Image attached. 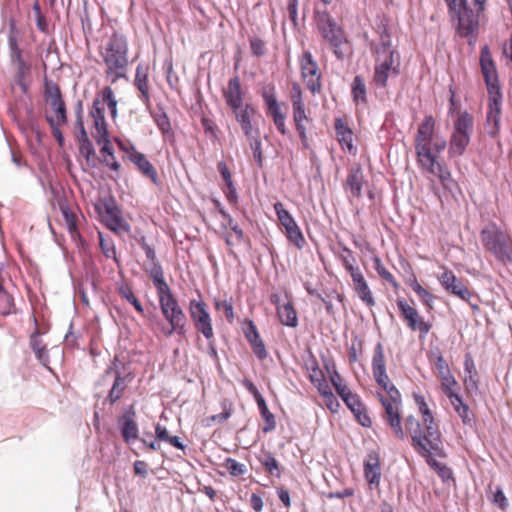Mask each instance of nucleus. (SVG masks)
<instances>
[{"label":"nucleus","instance_id":"nucleus-1","mask_svg":"<svg viewBox=\"0 0 512 512\" xmlns=\"http://www.w3.org/2000/svg\"><path fill=\"white\" fill-rule=\"evenodd\" d=\"M395 439L405 441L410 438L411 446L420 456L435 454L440 458L446 457L443 447L442 433L436 420L419 419L410 414L404 419L398 413V426L386 422Z\"/></svg>","mask_w":512,"mask_h":512},{"label":"nucleus","instance_id":"nucleus-2","mask_svg":"<svg viewBox=\"0 0 512 512\" xmlns=\"http://www.w3.org/2000/svg\"><path fill=\"white\" fill-rule=\"evenodd\" d=\"M434 126V118L427 115L418 127L415 138L418 161L424 169L439 178L445 192L460 190L450 172L437 160V154L446 148L447 142L442 137L434 136Z\"/></svg>","mask_w":512,"mask_h":512},{"label":"nucleus","instance_id":"nucleus-3","mask_svg":"<svg viewBox=\"0 0 512 512\" xmlns=\"http://www.w3.org/2000/svg\"><path fill=\"white\" fill-rule=\"evenodd\" d=\"M152 281L157 291L159 306L164 320L152 316L149 328L157 337L170 338L173 334H186L187 318L159 269L153 272Z\"/></svg>","mask_w":512,"mask_h":512},{"label":"nucleus","instance_id":"nucleus-4","mask_svg":"<svg viewBox=\"0 0 512 512\" xmlns=\"http://www.w3.org/2000/svg\"><path fill=\"white\" fill-rule=\"evenodd\" d=\"M480 66L488 91V112L486 118L487 132L491 137H495L500 130L503 96L499 84L498 73L487 45L481 49Z\"/></svg>","mask_w":512,"mask_h":512},{"label":"nucleus","instance_id":"nucleus-5","mask_svg":"<svg viewBox=\"0 0 512 512\" xmlns=\"http://www.w3.org/2000/svg\"><path fill=\"white\" fill-rule=\"evenodd\" d=\"M100 55L105 64V73L111 83L124 78L128 69V42L124 35L113 33L103 45Z\"/></svg>","mask_w":512,"mask_h":512},{"label":"nucleus","instance_id":"nucleus-6","mask_svg":"<svg viewBox=\"0 0 512 512\" xmlns=\"http://www.w3.org/2000/svg\"><path fill=\"white\" fill-rule=\"evenodd\" d=\"M480 241L497 261L512 263V236L508 231L491 222L480 231Z\"/></svg>","mask_w":512,"mask_h":512},{"label":"nucleus","instance_id":"nucleus-7","mask_svg":"<svg viewBox=\"0 0 512 512\" xmlns=\"http://www.w3.org/2000/svg\"><path fill=\"white\" fill-rule=\"evenodd\" d=\"M94 208L108 229L117 234L130 232L131 227L122 217V211L111 194L99 197L94 203Z\"/></svg>","mask_w":512,"mask_h":512},{"label":"nucleus","instance_id":"nucleus-8","mask_svg":"<svg viewBox=\"0 0 512 512\" xmlns=\"http://www.w3.org/2000/svg\"><path fill=\"white\" fill-rule=\"evenodd\" d=\"M377 398L384 410L382 414L384 422H391L392 425L398 426V413L401 412L402 398L391 380L379 387Z\"/></svg>","mask_w":512,"mask_h":512},{"label":"nucleus","instance_id":"nucleus-9","mask_svg":"<svg viewBox=\"0 0 512 512\" xmlns=\"http://www.w3.org/2000/svg\"><path fill=\"white\" fill-rule=\"evenodd\" d=\"M396 305L406 327L413 332H418L420 338H425L431 331L433 323L425 320L418 309L404 298H397Z\"/></svg>","mask_w":512,"mask_h":512},{"label":"nucleus","instance_id":"nucleus-10","mask_svg":"<svg viewBox=\"0 0 512 512\" xmlns=\"http://www.w3.org/2000/svg\"><path fill=\"white\" fill-rule=\"evenodd\" d=\"M188 311L196 331L201 333L208 342L213 340L214 329L212 317L201 296L199 299H191L189 301Z\"/></svg>","mask_w":512,"mask_h":512},{"label":"nucleus","instance_id":"nucleus-11","mask_svg":"<svg viewBox=\"0 0 512 512\" xmlns=\"http://www.w3.org/2000/svg\"><path fill=\"white\" fill-rule=\"evenodd\" d=\"M114 140L120 150L124 152L126 158L131 161L146 178L156 182L157 172L147 157L139 152L129 140L121 138H115Z\"/></svg>","mask_w":512,"mask_h":512},{"label":"nucleus","instance_id":"nucleus-12","mask_svg":"<svg viewBox=\"0 0 512 512\" xmlns=\"http://www.w3.org/2000/svg\"><path fill=\"white\" fill-rule=\"evenodd\" d=\"M432 372L440 382L442 392L452 387H458L459 383L452 374L450 366L440 350L432 351L428 355Z\"/></svg>","mask_w":512,"mask_h":512},{"label":"nucleus","instance_id":"nucleus-13","mask_svg":"<svg viewBox=\"0 0 512 512\" xmlns=\"http://www.w3.org/2000/svg\"><path fill=\"white\" fill-rule=\"evenodd\" d=\"M54 209L58 208L63 216L68 232L75 239L79 236L77 220L78 207L69 199L67 194H55L51 201Z\"/></svg>","mask_w":512,"mask_h":512},{"label":"nucleus","instance_id":"nucleus-14","mask_svg":"<svg viewBox=\"0 0 512 512\" xmlns=\"http://www.w3.org/2000/svg\"><path fill=\"white\" fill-rule=\"evenodd\" d=\"M375 64H386V67L400 68L399 53L391 45V37L384 29L380 34V42L373 48Z\"/></svg>","mask_w":512,"mask_h":512},{"label":"nucleus","instance_id":"nucleus-15","mask_svg":"<svg viewBox=\"0 0 512 512\" xmlns=\"http://www.w3.org/2000/svg\"><path fill=\"white\" fill-rule=\"evenodd\" d=\"M318 27L322 36L334 47V53L338 58H342L344 54L341 51V46L344 43V39L342 31L335 21L328 14H324L319 17Z\"/></svg>","mask_w":512,"mask_h":512},{"label":"nucleus","instance_id":"nucleus-16","mask_svg":"<svg viewBox=\"0 0 512 512\" xmlns=\"http://www.w3.org/2000/svg\"><path fill=\"white\" fill-rule=\"evenodd\" d=\"M300 69L307 88L316 93L321 88V75L318 65L310 52L305 51L300 58Z\"/></svg>","mask_w":512,"mask_h":512},{"label":"nucleus","instance_id":"nucleus-17","mask_svg":"<svg viewBox=\"0 0 512 512\" xmlns=\"http://www.w3.org/2000/svg\"><path fill=\"white\" fill-rule=\"evenodd\" d=\"M438 280L442 287L450 294L464 301L470 300L472 292L451 270L444 268L443 273L438 276Z\"/></svg>","mask_w":512,"mask_h":512},{"label":"nucleus","instance_id":"nucleus-18","mask_svg":"<svg viewBox=\"0 0 512 512\" xmlns=\"http://www.w3.org/2000/svg\"><path fill=\"white\" fill-rule=\"evenodd\" d=\"M341 399L361 426L365 428L372 426V419L369 416L368 409L359 395L350 391L345 394L344 397H341Z\"/></svg>","mask_w":512,"mask_h":512},{"label":"nucleus","instance_id":"nucleus-19","mask_svg":"<svg viewBox=\"0 0 512 512\" xmlns=\"http://www.w3.org/2000/svg\"><path fill=\"white\" fill-rule=\"evenodd\" d=\"M351 288L357 297L369 308L375 306L373 292L361 270L350 274Z\"/></svg>","mask_w":512,"mask_h":512},{"label":"nucleus","instance_id":"nucleus-20","mask_svg":"<svg viewBox=\"0 0 512 512\" xmlns=\"http://www.w3.org/2000/svg\"><path fill=\"white\" fill-rule=\"evenodd\" d=\"M11 49V62L16 69V82L25 93L27 91V84L25 82L26 76L30 72V65L24 61L21 55V51L17 46L15 40L10 39Z\"/></svg>","mask_w":512,"mask_h":512},{"label":"nucleus","instance_id":"nucleus-21","mask_svg":"<svg viewBox=\"0 0 512 512\" xmlns=\"http://www.w3.org/2000/svg\"><path fill=\"white\" fill-rule=\"evenodd\" d=\"M121 436L126 444L139 438V429L136 422V412L133 407L121 415L118 419Z\"/></svg>","mask_w":512,"mask_h":512},{"label":"nucleus","instance_id":"nucleus-22","mask_svg":"<svg viewBox=\"0 0 512 512\" xmlns=\"http://www.w3.org/2000/svg\"><path fill=\"white\" fill-rule=\"evenodd\" d=\"M372 373L378 387L390 381L386 371V361L382 343L378 342L373 350Z\"/></svg>","mask_w":512,"mask_h":512},{"label":"nucleus","instance_id":"nucleus-23","mask_svg":"<svg viewBox=\"0 0 512 512\" xmlns=\"http://www.w3.org/2000/svg\"><path fill=\"white\" fill-rule=\"evenodd\" d=\"M293 90L295 91L296 95H293V110H294V122L296 125V129L299 133V136L301 138V141L305 146H307V137H306V125L305 123H308V118L306 117L304 105L300 98V90L298 85L293 86Z\"/></svg>","mask_w":512,"mask_h":512},{"label":"nucleus","instance_id":"nucleus-24","mask_svg":"<svg viewBox=\"0 0 512 512\" xmlns=\"http://www.w3.org/2000/svg\"><path fill=\"white\" fill-rule=\"evenodd\" d=\"M364 476L370 486L378 487L381 479L380 456L377 452H370L364 460Z\"/></svg>","mask_w":512,"mask_h":512},{"label":"nucleus","instance_id":"nucleus-25","mask_svg":"<svg viewBox=\"0 0 512 512\" xmlns=\"http://www.w3.org/2000/svg\"><path fill=\"white\" fill-rule=\"evenodd\" d=\"M90 115L93 118L95 128L93 137L98 144H102L103 139L108 136V131L103 113V105L99 99H94Z\"/></svg>","mask_w":512,"mask_h":512},{"label":"nucleus","instance_id":"nucleus-26","mask_svg":"<svg viewBox=\"0 0 512 512\" xmlns=\"http://www.w3.org/2000/svg\"><path fill=\"white\" fill-rule=\"evenodd\" d=\"M334 126L337 140L341 145L342 149L347 150L350 154L355 155L357 153V149L353 145V131L340 118L335 119Z\"/></svg>","mask_w":512,"mask_h":512},{"label":"nucleus","instance_id":"nucleus-27","mask_svg":"<svg viewBox=\"0 0 512 512\" xmlns=\"http://www.w3.org/2000/svg\"><path fill=\"white\" fill-rule=\"evenodd\" d=\"M263 97L268 113L273 117L276 127L282 134H285V116L280 112V106L274 93L271 90H265Z\"/></svg>","mask_w":512,"mask_h":512},{"label":"nucleus","instance_id":"nucleus-28","mask_svg":"<svg viewBox=\"0 0 512 512\" xmlns=\"http://www.w3.org/2000/svg\"><path fill=\"white\" fill-rule=\"evenodd\" d=\"M245 337L250 343L253 352L255 355L260 359H264L267 356V351L264 345V342L262 341L257 328L253 321H248L247 325L244 329Z\"/></svg>","mask_w":512,"mask_h":512},{"label":"nucleus","instance_id":"nucleus-29","mask_svg":"<svg viewBox=\"0 0 512 512\" xmlns=\"http://www.w3.org/2000/svg\"><path fill=\"white\" fill-rule=\"evenodd\" d=\"M478 27V21L472 10L463 8L458 14V31L461 36L472 35Z\"/></svg>","mask_w":512,"mask_h":512},{"label":"nucleus","instance_id":"nucleus-30","mask_svg":"<svg viewBox=\"0 0 512 512\" xmlns=\"http://www.w3.org/2000/svg\"><path fill=\"white\" fill-rule=\"evenodd\" d=\"M224 97L227 105L237 111L242 107V93L240 81L237 77L232 78L228 82L227 88L224 90Z\"/></svg>","mask_w":512,"mask_h":512},{"label":"nucleus","instance_id":"nucleus-31","mask_svg":"<svg viewBox=\"0 0 512 512\" xmlns=\"http://www.w3.org/2000/svg\"><path fill=\"white\" fill-rule=\"evenodd\" d=\"M148 67L142 64H139L136 68L135 75V86L140 91V100L143 104L149 108L150 107V95H149V87H148Z\"/></svg>","mask_w":512,"mask_h":512},{"label":"nucleus","instance_id":"nucleus-32","mask_svg":"<svg viewBox=\"0 0 512 512\" xmlns=\"http://www.w3.org/2000/svg\"><path fill=\"white\" fill-rule=\"evenodd\" d=\"M398 75V69L386 67V64H375L372 81L377 88L384 89L387 87L389 78H394Z\"/></svg>","mask_w":512,"mask_h":512},{"label":"nucleus","instance_id":"nucleus-33","mask_svg":"<svg viewBox=\"0 0 512 512\" xmlns=\"http://www.w3.org/2000/svg\"><path fill=\"white\" fill-rule=\"evenodd\" d=\"M325 369L329 375V380L333 385L335 391L340 397H344L345 394L351 391L344 379L338 372L335 363H332V371H329V366L325 365Z\"/></svg>","mask_w":512,"mask_h":512},{"label":"nucleus","instance_id":"nucleus-34","mask_svg":"<svg viewBox=\"0 0 512 512\" xmlns=\"http://www.w3.org/2000/svg\"><path fill=\"white\" fill-rule=\"evenodd\" d=\"M270 302L275 306L280 322L288 325V293L284 292V299L278 294H272Z\"/></svg>","mask_w":512,"mask_h":512},{"label":"nucleus","instance_id":"nucleus-35","mask_svg":"<svg viewBox=\"0 0 512 512\" xmlns=\"http://www.w3.org/2000/svg\"><path fill=\"white\" fill-rule=\"evenodd\" d=\"M474 128V119L468 112H462L454 122V134L472 135Z\"/></svg>","mask_w":512,"mask_h":512},{"label":"nucleus","instance_id":"nucleus-36","mask_svg":"<svg viewBox=\"0 0 512 512\" xmlns=\"http://www.w3.org/2000/svg\"><path fill=\"white\" fill-rule=\"evenodd\" d=\"M471 136L467 134H452L449 153L452 157L461 156L470 142Z\"/></svg>","mask_w":512,"mask_h":512},{"label":"nucleus","instance_id":"nucleus-37","mask_svg":"<svg viewBox=\"0 0 512 512\" xmlns=\"http://www.w3.org/2000/svg\"><path fill=\"white\" fill-rule=\"evenodd\" d=\"M353 101L359 105L367 103L366 84L362 76L356 75L351 85Z\"/></svg>","mask_w":512,"mask_h":512},{"label":"nucleus","instance_id":"nucleus-38","mask_svg":"<svg viewBox=\"0 0 512 512\" xmlns=\"http://www.w3.org/2000/svg\"><path fill=\"white\" fill-rule=\"evenodd\" d=\"M372 262L378 276L389 283L394 290H398L400 288L398 281L394 275L385 267L381 258L376 255L372 258Z\"/></svg>","mask_w":512,"mask_h":512},{"label":"nucleus","instance_id":"nucleus-39","mask_svg":"<svg viewBox=\"0 0 512 512\" xmlns=\"http://www.w3.org/2000/svg\"><path fill=\"white\" fill-rule=\"evenodd\" d=\"M425 458L428 466L433 469L438 476L442 479V481H448L453 479L452 470L445 464L437 461L434 457H437L435 454H429V456H422Z\"/></svg>","mask_w":512,"mask_h":512},{"label":"nucleus","instance_id":"nucleus-40","mask_svg":"<svg viewBox=\"0 0 512 512\" xmlns=\"http://www.w3.org/2000/svg\"><path fill=\"white\" fill-rule=\"evenodd\" d=\"M261 465L265 468V471L273 477L280 478L283 471V467H280L279 462L274 456L269 453H264L259 458Z\"/></svg>","mask_w":512,"mask_h":512},{"label":"nucleus","instance_id":"nucleus-41","mask_svg":"<svg viewBox=\"0 0 512 512\" xmlns=\"http://www.w3.org/2000/svg\"><path fill=\"white\" fill-rule=\"evenodd\" d=\"M363 184V171L360 166H353L350 168L347 179L346 187L351 192H360Z\"/></svg>","mask_w":512,"mask_h":512},{"label":"nucleus","instance_id":"nucleus-42","mask_svg":"<svg viewBox=\"0 0 512 512\" xmlns=\"http://www.w3.org/2000/svg\"><path fill=\"white\" fill-rule=\"evenodd\" d=\"M126 378H127V376H121L120 373H118V372L116 373L114 383H113L112 388L109 391V394L107 397L111 404H114L122 397V395L127 387Z\"/></svg>","mask_w":512,"mask_h":512},{"label":"nucleus","instance_id":"nucleus-43","mask_svg":"<svg viewBox=\"0 0 512 512\" xmlns=\"http://www.w3.org/2000/svg\"><path fill=\"white\" fill-rule=\"evenodd\" d=\"M118 293L119 295L124 298L125 300H127L130 304H132L135 308V310L140 313V314H143L144 313V308L141 304V302L138 300V298L134 295L133 291H132V288L129 284L127 283H121V285L118 287Z\"/></svg>","mask_w":512,"mask_h":512},{"label":"nucleus","instance_id":"nucleus-44","mask_svg":"<svg viewBox=\"0 0 512 512\" xmlns=\"http://www.w3.org/2000/svg\"><path fill=\"white\" fill-rule=\"evenodd\" d=\"M103 107L107 105L112 118L117 116V100L115 99L114 92L111 87L106 86L101 92V98H98Z\"/></svg>","mask_w":512,"mask_h":512},{"label":"nucleus","instance_id":"nucleus-45","mask_svg":"<svg viewBox=\"0 0 512 512\" xmlns=\"http://www.w3.org/2000/svg\"><path fill=\"white\" fill-rule=\"evenodd\" d=\"M412 397H413V400L418 408L420 417L422 419H426V421L427 420H436L432 410L429 408V406L426 402L424 395H422L421 393L414 392Z\"/></svg>","mask_w":512,"mask_h":512},{"label":"nucleus","instance_id":"nucleus-46","mask_svg":"<svg viewBox=\"0 0 512 512\" xmlns=\"http://www.w3.org/2000/svg\"><path fill=\"white\" fill-rule=\"evenodd\" d=\"M305 368L308 372V378L311 382L325 377L323 371L320 369L315 356L309 352V359L305 362Z\"/></svg>","mask_w":512,"mask_h":512},{"label":"nucleus","instance_id":"nucleus-47","mask_svg":"<svg viewBox=\"0 0 512 512\" xmlns=\"http://www.w3.org/2000/svg\"><path fill=\"white\" fill-rule=\"evenodd\" d=\"M51 109L53 110V115L46 114V120L52 119L53 121L57 122H67V115H66V107L65 103L62 100L54 101L49 104Z\"/></svg>","mask_w":512,"mask_h":512},{"label":"nucleus","instance_id":"nucleus-48","mask_svg":"<svg viewBox=\"0 0 512 512\" xmlns=\"http://www.w3.org/2000/svg\"><path fill=\"white\" fill-rule=\"evenodd\" d=\"M262 418L265 420L266 425L263 428L264 432L271 431L275 428L274 415L269 411L264 398H260L257 401Z\"/></svg>","mask_w":512,"mask_h":512},{"label":"nucleus","instance_id":"nucleus-49","mask_svg":"<svg viewBox=\"0 0 512 512\" xmlns=\"http://www.w3.org/2000/svg\"><path fill=\"white\" fill-rule=\"evenodd\" d=\"M340 259H341V262H342V265H343L345 271L349 275L354 273V272H357V271L361 270L356 265V259L353 256L352 250H350L349 248L345 247L343 249V254L340 256Z\"/></svg>","mask_w":512,"mask_h":512},{"label":"nucleus","instance_id":"nucleus-50","mask_svg":"<svg viewBox=\"0 0 512 512\" xmlns=\"http://www.w3.org/2000/svg\"><path fill=\"white\" fill-rule=\"evenodd\" d=\"M229 226L231 231L226 232L225 241L228 246H234L242 242L243 240V231L239 228L237 224H234L233 221L229 220Z\"/></svg>","mask_w":512,"mask_h":512},{"label":"nucleus","instance_id":"nucleus-51","mask_svg":"<svg viewBox=\"0 0 512 512\" xmlns=\"http://www.w3.org/2000/svg\"><path fill=\"white\" fill-rule=\"evenodd\" d=\"M152 117H153L157 127L164 135L171 134L170 120H169L167 114L162 109L160 111L152 114Z\"/></svg>","mask_w":512,"mask_h":512},{"label":"nucleus","instance_id":"nucleus-52","mask_svg":"<svg viewBox=\"0 0 512 512\" xmlns=\"http://www.w3.org/2000/svg\"><path fill=\"white\" fill-rule=\"evenodd\" d=\"M223 467L229 472V474L233 477L242 476L246 473V467L244 464L239 463L233 458H226Z\"/></svg>","mask_w":512,"mask_h":512},{"label":"nucleus","instance_id":"nucleus-53","mask_svg":"<svg viewBox=\"0 0 512 512\" xmlns=\"http://www.w3.org/2000/svg\"><path fill=\"white\" fill-rule=\"evenodd\" d=\"M428 311L433 310L435 296L420 284L413 290Z\"/></svg>","mask_w":512,"mask_h":512},{"label":"nucleus","instance_id":"nucleus-54","mask_svg":"<svg viewBox=\"0 0 512 512\" xmlns=\"http://www.w3.org/2000/svg\"><path fill=\"white\" fill-rule=\"evenodd\" d=\"M290 242L298 248H302L306 244L303 234L292 217H290Z\"/></svg>","mask_w":512,"mask_h":512},{"label":"nucleus","instance_id":"nucleus-55","mask_svg":"<svg viewBox=\"0 0 512 512\" xmlns=\"http://www.w3.org/2000/svg\"><path fill=\"white\" fill-rule=\"evenodd\" d=\"M214 306L217 311L224 312L225 317L228 322H230V323L233 322L234 310H233V304L231 301H228L226 299H224V300L215 299Z\"/></svg>","mask_w":512,"mask_h":512},{"label":"nucleus","instance_id":"nucleus-56","mask_svg":"<svg viewBox=\"0 0 512 512\" xmlns=\"http://www.w3.org/2000/svg\"><path fill=\"white\" fill-rule=\"evenodd\" d=\"M143 251L145 252L147 259L150 261V268L147 270L150 278L152 279L153 272L156 271L157 269H159L161 274L164 275L162 267L157 260L155 250L149 245L147 247H144Z\"/></svg>","mask_w":512,"mask_h":512},{"label":"nucleus","instance_id":"nucleus-57","mask_svg":"<svg viewBox=\"0 0 512 512\" xmlns=\"http://www.w3.org/2000/svg\"><path fill=\"white\" fill-rule=\"evenodd\" d=\"M235 113L236 119L240 125L252 122V118L255 115V110L253 107L246 105L244 108L241 107L237 111H233Z\"/></svg>","mask_w":512,"mask_h":512},{"label":"nucleus","instance_id":"nucleus-58","mask_svg":"<svg viewBox=\"0 0 512 512\" xmlns=\"http://www.w3.org/2000/svg\"><path fill=\"white\" fill-rule=\"evenodd\" d=\"M99 244H100V247H101V250L103 252V254L107 257V258H113L114 260L117 261V258H116V249H115V246H114V243L111 239H105L101 233H99Z\"/></svg>","mask_w":512,"mask_h":512},{"label":"nucleus","instance_id":"nucleus-59","mask_svg":"<svg viewBox=\"0 0 512 512\" xmlns=\"http://www.w3.org/2000/svg\"><path fill=\"white\" fill-rule=\"evenodd\" d=\"M32 348L40 361H45L48 358L46 346L39 339L38 335L31 337Z\"/></svg>","mask_w":512,"mask_h":512},{"label":"nucleus","instance_id":"nucleus-60","mask_svg":"<svg viewBox=\"0 0 512 512\" xmlns=\"http://www.w3.org/2000/svg\"><path fill=\"white\" fill-rule=\"evenodd\" d=\"M322 405L334 414L338 413L341 408L340 402L333 391L322 397Z\"/></svg>","mask_w":512,"mask_h":512},{"label":"nucleus","instance_id":"nucleus-61","mask_svg":"<svg viewBox=\"0 0 512 512\" xmlns=\"http://www.w3.org/2000/svg\"><path fill=\"white\" fill-rule=\"evenodd\" d=\"M217 168H218L219 173L221 174V177H222L225 185L229 189V192H235V187L232 182L231 173H230V170L228 169L226 163L219 162L217 165Z\"/></svg>","mask_w":512,"mask_h":512},{"label":"nucleus","instance_id":"nucleus-62","mask_svg":"<svg viewBox=\"0 0 512 512\" xmlns=\"http://www.w3.org/2000/svg\"><path fill=\"white\" fill-rule=\"evenodd\" d=\"M458 389H459V386L452 387V388H449V389H446L443 391L444 395L447 398H449L451 405L453 406L454 409H456V407H461V406L466 405L463 402L461 396L458 394V392H457Z\"/></svg>","mask_w":512,"mask_h":512},{"label":"nucleus","instance_id":"nucleus-63","mask_svg":"<svg viewBox=\"0 0 512 512\" xmlns=\"http://www.w3.org/2000/svg\"><path fill=\"white\" fill-rule=\"evenodd\" d=\"M250 148L253 152V157L259 166H262L263 158H262V149H261V140L259 136L248 140Z\"/></svg>","mask_w":512,"mask_h":512},{"label":"nucleus","instance_id":"nucleus-64","mask_svg":"<svg viewBox=\"0 0 512 512\" xmlns=\"http://www.w3.org/2000/svg\"><path fill=\"white\" fill-rule=\"evenodd\" d=\"M250 50L254 56L261 57L266 53L264 41L257 37L250 38Z\"/></svg>","mask_w":512,"mask_h":512}]
</instances>
